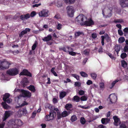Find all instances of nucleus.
<instances>
[{
	"label": "nucleus",
	"instance_id": "obj_10",
	"mask_svg": "<svg viewBox=\"0 0 128 128\" xmlns=\"http://www.w3.org/2000/svg\"><path fill=\"white\" fill-rule=\"evenodd\" d=\"M60 49L63 50L64 52H69V50H74L72 48L68 46H65L61 48Z\"/></svg>",
	"mask_w": 128,
	"mask_h": 128
},
{
	"label": "nucleus",
	"instance_id": "obj_19",
	"mask_svg": "<svg viewBox=\"0 0 128 128\" xmlns=\"http://www.w3.org/2000/svg\"><path fill=\"white\" fill-rule=\"evenodd\" d=\"M70 114V112H68L67 111H64L62 113V117L64 118L68 115Z\"/></svg>",
	"mask_w": 128,
	"mask_h": 128
},
{
	"label": "nucleus",
	"instance_id": "obj_7",
	"mask_svg": "<svg viewBox=\"0 0 128 128\" xmlns=\"http://www.w3.org/2000/svg\"><path fill=\"white\" fill-rule=\"evenodd\" d=\"M49 11L47 10L43 9L39 12V15L40 17H47L48 16Z\"/></svg>",
	"mask_w": 128,
	"mask_h": 128
},
{
	"label": "nucleus",
	"instance_id": "obj_13",
	"mask_svg": "<svg viewBox=\"0 0 128 128\" xmlns=\"http://www.w3.org/2000/svg\"><path fill=\"white\" fill-rule=\"evenodd\" d=\"M20 75H25L28 76L30 77L32 76V74L29 72L28 70L26 69L24 70L23 71L20 73Z\"/></svg>",
	"mask_w": 128,
	"mask_h": 128
},
{
	"label": "nucleus",
	"instance_id": "obj_34",
	"mask_svg": "<svg viewBox=\"0 0 128 128\" xmlns=\"http://www.w3.org/2000/svg\"><path fill=\"white\" fill-rule=\"evenodd\" d=\"M75 0H65V2L66 3L72 4L74 2Z\"/></svg>",
	"mask_w": 128,
	"mask_h": 128
},
{
	"label": "nucleus",
	"instance_id": "obj_8",
	"mask_svg": "<svg viewBox=\"0 0 128 128\" xmlns=\"http://www.w3.org/2000/svg\"><path fill=\"white\" fill-rule=\"evenodd\" d=\"M12 112L10 110L6 111L5 112L4 114V116L3 118V121H5L6 119L12 114Z\"/></svg>",
	"mask_w": 128,
	"mask_h": 128
},
{
	"label": "nucleus",
	"instance_id": "obj_17",
	"mask_svg": "<svg viewBox=\"0 0 128 128\" xmlns=\"http://www.w3.org/2000/svg\"><path fill=\"white\" fill-rule=\"evenodd\" d=\"M104 36L107 42H111L112 40L111 38L107 34H105Z\"/></svg>",
	"mask_w": 128,
	"mask_h": 128
},
{
	"label": "nucleus",
	"instance_id": "obj_20",
	"mask_svg": "<svg viewBox=\"0 0 128 128\" xmlns=\"http://www.w3.org/2000/svg\"><path fill=\"white\" fill-rule=\"evenodd\" d=\"M10 95L9 93H5L3 95V100L4 102H6V99L10 96Z\"/></svg>",
	"mask_w": 128,
	"mask_h": 128
},
{
	"label": "nucleus",
	"instance_id": "obj_30",
	"mask_svg": "<svg viewBox=\"0 0 128 128\" xmlns=\"http://www.w3.org/2000/svg\"><path fill=\"white\" fill-rule=\"evenodd\" d=\"M80 74L83 77H88V74L86 72H81Z\"/></svg>",
	"mask_w": 128,
	"mask_h": 128
},
{
	"label": "nucleus",
	"instance_id": "obj_56",
	"mask_svg": "<svg viewBox=\"0 0 128 128\" xmlns=\"http://www.w3.org/2000/svg\"><path fill=\"white\" fill-rule=\"evenodd\" d=\"M12 101V100L10 98H8L6 100V102L8 103H10Z\"/></svg>",
	"mask_w": 128,
	"mask_h": 128
},
{
	"label": "nucleus",
	"instance_id": "obj_4",
	"mask_svg": "<svg viewBox=\"0 0 128 128\" xmlns=\"http://www.w3.org/2000/svg\"><path fill=\"white\" fill-rule=\"evenodd\" d=\"M94 23L91 18H90L88 19V20H85L83 23L81 24V25L85 26H90L94 24Z\"/></svg>",
	"mask_w": 128,
	"mask_h": 128
},
{
	"label": "nucleus",
	"instance_id": "obj_1",
	"mask_svg": "<svg viewBox=\"0 0 128 128\" xmlns=\"http://www.w3.org/2000/svg\"><path fill=\"white\" fill-rule=\"evenodd\" d=\"M56 112L54 110H50L49 114L46 115L45 117V120L46 121H49L52 120L54 116H56Z\"/></svg>",
	"mask_w": 128,
	"mask_h": 128
},
{
	"label": "nucleus",
	"instance_id": "obj_25",
	"mask_svg": "<svg viewBox=\"0 0 128 128\" xmlns=\"http://www.w3.org/2000/svg\"><path fill=\"white\" fill-rule=\"evenodd\" d=\"M67 110H70V108L72 107V105L70 104H66L65 107Z\"/></svg>",
	"mask_w": 128,
	"mask_h": 128
},
{
	"label": "nucleus",
	"instance_id": "obj_2",
	"mask_svg": "<svg viewBox=\"0 0 128 128\" xmlns=\"http://www.w3.org/2000/svg\"><path fill=\"white\" fill-rule=\"evenodd\" d=\"M6 74L11 76H15L19 73V70L17 68H13L8 70Z\"/></svg>",
	"mask_w": 128,
	"mask_h": 128
},
{
	"label": "nucleus",
	"instance_id": "obj_16",
	"mask_svg": "<svg viewBox=\"0 0 128 128\" xmlns=\"http://www.w3.org/2000/svg\"><path fill=\"white\" fill-rule=\"evenodd\" d=\"M52 40V36L50 34H48L47 36L45 37L42 39V40L44 42L49 41Z\"/></svg>",
	"mask_w": 128,
	"mask_h": 128
},
{
	"label": "nucleus",
	"instance_id": "obj_24",
	"mask_svg": "<svg viewBox=\"0 0 128 128\" xmlns=\"http://www.w3.org/2000/svg\"><path fill=\"white\" fill-rule=\"evenodd\" d=\"M125 40V39L123 37H121L120 38L118 39V42L119 43H123Z\"/></svg>",
	"mask_w": 128,
	"mask_h": 128
},
{
	"label": "nucleus",
	"instance_id": "obj_62",
	"mask_svg": "<svg viewBox=\"0 0 128 128\" xmlns=\"http://www.w3.org/2000/svg\"><path fill=\"white\" fill-rule=\"evenodd\" d=\"M47 106L48 107V108L50 110H51L52 107V105L49 104H48L47 105Z\"/></svg>",
	"mask_w": 128,
	"mask_h": 128
},
{
	"label": "nucleus",
	"instance_id": "obj_5",
	"mask_svg": "<svg viewBox=\"0 0 128 128\" xmlns=\"http://www.w3.org/2000/svg\"><path fill=\"white\" fill-rule=\"evenodd\" d=\"M76 19L77 20V22L80 24L81 25V23H83L84 22V20H87V19L86 17L84 15L82 14H80L76 17Z\"/></svg>",
	"mask_w": 128,
	"mask_h": 128
},
{
	"label": "nucleus",
	"instance_id": "obj_39",
	"mask_svg": "<svg viewBox=\"0 0 128 128\" xmlns=\"http://www.w3.org/2000/svg\"><path fill=\"white\" fill-rule=\"evenodd\" d=\"M127 56V55L125 53H122L120 55L121 58L123 59L126 57Z\"/></svg>",
	"mask_w": 128,
	"mask_h": 128
},
{
	"label": "nucleus",
	"instance_id": "obj_9",
	"mask_svg": "<svg viewBox=\"0 0 128 128\" xmlns=\"http://www.w3.org/2000/svg\"><path fill=\"white\" fill-rule=\"evenodd\" d=\"M120 4L122 7H128V0H119Z\"/></svg>",
	"mask_w": 128,
	"mask_h": 128
},
{
	"label": "nucleus",
	"instance_id": "obj_35",
	"mask_svg": "<svg viewBox=\"0 0 128 128\" xmlns=\"http://www.w3.org/2000/svg\"><path fill=\"white\" fill-rule=\"evenodd\" d=\"M90 50L89 49H86L83 52V54L85 55H88L89 54Z\"/></svg>",
	"mask_w": 128,
	"mask_h": 128
},
{
	"label": "nucleus",
	"instance_id": "obj_48",
	"mask_svg": "<svg viewBox=\"0 0 128 128\" xmlns=\"http://www.w3.org/2000/svg\"><path fill=\"white\" fill-rule=\"evenodd\" d=\"M124 52H127L128 51V46L126 45L124 48Z\"/></svg>",
	"mask_w": 128,
	"mask_h": 128
},
{
	"label": "nucleus",
	"instance_id": "obj_40",
	"mask_svg": "<svg viewBox=\"0 0 128 128\" xmlns=\"http://www.w3.org/2000/svg\"><path fill=\"white\" fill-rule=\"evenodd\" d=\"M25 19H27L30 17V15L29 14H25L23 15Z\"/></svg>",
	"mask_w": 128,
	"mask_h": 128
},
{
	"label": "nucleus",
	"instance_id": "obj_12",
	"mask_svg": "<svg viewBox=\"0 0 128 128\" xmlns=\"http://www.w3.org/2000/svg\"><path fill=\"white\" fill-rule=\"evenodd\" d=\"M22 92L23 97H30L31 96V93L28 91L22 90Z\"/></svg>",
	"mask_w": 128,
	"mask_h": 128
},
{
	"label": "nucleus",
	"instance_id": "obj_52",
	"mask_svg": "<svg viewBox=\"0 0 128 128\" xmlns=\"http://www.w3.org/2000/svg\"><path fill=\"white\" fill-rule=\"evenodd\" d=\"M74 85L75 86H77L78 87H80L81 86L80 83L78 82H75Z\"/></svg>",
	"mask_w": 128,
	"mask_h": 128
},
{
	"label": "nucleus",
	"instance_id": "obj_46",
	"mask_svg": "<svg viewBox=\"0 0 128 128\" xmlns=\"http://www.w3.org/2000/svg\"><path fill=\"white\" fill-rule=\"evenodd\" d=\"M100 88L101 89H103L104 88V83L101 82L99 84Z\"/></svg>",
	"mask_w": 128,
	"mask_h": 128
},
{
	"label": "nucleus",
	"instance_id": "obj_15",
	"mask_svg": "<svg viewBox=\"0 0 128 128\" xmlns=\"http://www.w3.org/2000/svg\"><path fill=\"white\" fill-rule=\"evenodd\" d=\"M113 118L114 120L113 123L116 126H118V123L120 120V118L116 116H113Z\"/></svg>",
	"mask_w": 128,
	"mask_h": 128
},
{
	"label": "nucleus",
	"instance_id": "obj_26",
	"mask_svg": "<svg viewBox=\"0 0 128 128\" xmlns=\"http://www.w3.org/2000/svg\"><path fill=\"white\" fill-rule=\"evenodd\" d=\"M80 98L77 96H75L73 97V100L76 102H78L80 101Z\"/></svg>",
	"mask_w": 128,
	"mask_h": 128
},
{
	"label": "nucleus",
	"instance_id": "obj_3",
	"mask_svg": "<svg viewBox=\"0 0 128 128\" xmlns=\"http://www.w3.org/2000/svg\"><path fill=\"white\" fill-rule=\"evenodd\" d=\"M2 70H4L8 69L10 66V65L12 64L10 62H8L6 60L3 61L2 60Z\"/></svg>",
	"mask_w": 128,
	"mask_h": 128
},
{
	"label": "nucleus",
	"instance_id": "obj_44",
	"mask_svg": "<svg viewBox=\"0 0 128 128\" xmlns=\"http://www.w3.org/2000/svg\"><path fill=\"white\" fill-rule=\"evenodd\" d=\"M36 14V12L35 11H32L31 12L30 15V16H31V17H33Z\"/></svg>",
	"mask_w": 128,
	"mask_h": 128
},
{
	"label": "nucleus",
	"instance_id": "obj_53",
	"mask_svg": "<svg viewBox=\"0 0 128 128\" xmlns=\"http://www.w3.org/2000/svg\"><path fill=\"white\" fill-rule=\"evenodd\" d=\"M118 34L120 36H122L123 34V33L122 31L121 30H118Z\"/></svg>",
	"mask_w": 128,
	"mask_h": 128
},
{
	"label": "nucleus",
	"instance_id": "obj_54",
	"mask_svg": "<svg viewBox=\"0 0 128 128\" xmlns=\"http://www.w3.org/2000/svg\"><path fill=\"white\" fill-rule=\"evenodd\" d=\"M92 36L93 39H95L96 38L97 35L96 33H93L92 34Z\"/></svg>",
	"mask_w": 128,
	"mask_h": 128
},
{
	"label": "nucleus",
	"instance_id": "obj_23",
	"mask_svg": "<svg viewBox=\"0 0 128 128\" xmlns=\"http://www.w3.org/2000/svg\"><path fill=\"white\" fill-rule=\"evenodd\" d=\"M66 94V93L64 92H61L59 95V97L60 99H62L63 98Z\"/></svg>",
	"mask_w": 128,
	"mask_h": 128
},
{
	"label": "nucleus",
	"instance_id": "obj_51",
	"mask_svg": "<svg viewBox=\"0 0 128 128\" xmlns=\"http://www.w3.org/2000/svg\"><path fill=\"white\" fill-rule=\"evenodd\" d=\"M62 25L58 23L57 26L56 28L58 30H60L62 28Z\"/></svg>",
	"mask_w": 128,
	"mask_h": 128
},
{
	"label": "nucleus",
	"instance_id": "obj_41",
	"mask_svg": "<svg viewBox=\"0 0 128 128\" xmlns=\"http://www.w3.org/2000/svg\"><path fill=\"white\" fill-rule=\"evenodd\" d=\"M71 51H69V54L71 55L72 56H75L76 55V54H77V53L76 52H74Z\"/></svg>",
	"mask_w": 128,
	"mask_h": 128
},
{
	"label": "nucleus",
	"instance_id": "obj_6",
	"mask_svg": "<svg viewBox=\"0 0 128 128\" xmlns=\"http://www.w3.org/2000/svg\"><path fill=\"white\" fill-rule=\"evenodd\" d=\"M117 98L116 96L114 94H110L108 98V100H109L111 104L115 102L116 101Z\"/></svg>",
	"mask_w": 128,
	"mask_h": 128
},
{
	"label": "nucleus",
	"instance_id": "obj_55",
	"mask_svg": "<svg viewBox=\"0 0 128 128\" xmlns=\"http://www.w3.org/2000/svg\"><path fill=\"white\" fill-rule=\"evenodd\" d=\"M92 84V82L90 80H88L86 82V84L88 85H90Z\"/></svg>",
	"mask_w": 128,
	"mask_h": 128
},
{
	"label": "nucleus",
	"instance_id": "obj_32",
	"mask_svg": "<svg viewBox=\"0 0 128 128\" xmlns=\"http://www.w3.org/2000/svg\"><path fill=\"white\" fill-rule=\"evenodd\" d=\"M120 45L118 44L116 45L114 47V50L115 51H120Z\"/></svg>",
	"mask_w": 128,
	"mask_h": 128
},
{
	"label": "nucleus",
	"instance_id": "obj_37",
	"mask_svg": "<svg viewBox=\"0 0 128 128\" xmlns=\"http://www.w3.org/2000/svg\"><path fill=\"white\" fill-rule=\"evenodd\" d=\"M80 99L82 101H86L87 100V97L85 96H83L81 97Z\"/></svg>",
	"mask_w": 128,
	"mask_h": 128
},
{
	"label": "nucleus",
	"instance_id": "obj_28",
	"mask_svg": "<svg viewBox=\"0 0 128 128\" xmlns=\"http://www.w3.org/2000/svg\"><path fill=\"white\" fill-rule=\"evenodd\" d=\"M2 106L3 108L6 109H8V105L6 102H2Z\"/></svg>",
	"mask_w": 128,
	"mask_h": 128
},
{
	"label": "nucleus",
	"instance_id": "obj_49",
	"mask_svg": "<svg viewBox=\"0 0 128 128\" xmlns=\"http://www.w3.org/2000/svg\"><path fill=\"white\" fill-rule=\"evenodd\" d=\"M57 116L58 118V119H60L62 117V114H61L59 112H57Z\"/></svg>",
	"mask_w": 128,
	"mask_h": 128
},
{
	"label": "nucleus",
	"instance_id": "obj_29",
	"mask_svg": "<svg viewBox=\"0 0 128 128\" xmlns=\"http://www.w3.org/2000/svg\"><path fill=\"white\" fill-rule=\"evenodd\" d=\"M77 119L76 116L75 115H74L71 116L70 120L72 122H73L76 121Z\"/></svg>",
	"mask_w": 128,
	"mask_h": 128
},
{
	"label": "nucleus",
	"instance_id": "obj_59",
	"mask_svg": "<svg viewBox=\"0 0 128 128\" xmlns=\"http://www.w3.org/2000/svg\"><path fill=\"white\" fill-rule=\"evenodd\" d=\"M23 82H24V83H27L28 82V79L27 78H24L23 80Z\"/></svg>",
	"mask_w": 128,
	"mask_h": 128
},
{
	"label": "nucleus",
	"instance_id": "obj_38",
	"mask_svg": "<svg viewBox=\"0 0 128 128\" xmlns=\"http://www.w3.org/2000/svg\"><path fill=\"white\" fill-rule=\"evenodd\" d=\"M91 77L94 80H95L97 77V74L95 73H92L90 74Z\"/></svg>",
	"mask_w": 128,
	"mask_h": 128
},
{
	"label": "nucleus",
	"instance_id": "obj_57",
	"mask_svg": "<svg viewBox=\"0 0 128 128\" xmlns=\"http://www.w3.org/2000/svg\"><path fill=\"white\" fill-rule=\"evenodd\" d=\"M116 27L119 28L120 29L119 30L121 29L122 26L120 24H117L116 25Z\"/></svg>",
	"mask_w": 128,
	"mask_h": 128
},
{
	"label": "nucleus",
	"instance_id": "obj_14",
	"mask_svg": "<svg viewBox=\"0 0 128 128\" xmlns=\"http://www.w3.org/2000/svg\"><path fill=\"white\" fill-rule=\"evenodd\" d=\"M30 28H26L25 30H22L20 33L19 35V37L20 38L22 37L24 34H26L28 32H30Z\"/></svg>",
	"mask_w": 128,
	"mask_h": 128
},
{
	"label": "nucleus",
	"instance_id": "obj_21",
	"mask_svg": "<svg viewBox=\"0 0 128 128\" xmlns=\"http://www.w3.org/2000/svg\"><path fill=\"white\" fill-rule=\"evenodd\" d=\"M113 22L116 24V23H122L124 22V20L122 19H117L115 20Z\"/></svg>",
	"mask_w": 128,
	"mask_h": 128
},
{
	"label": "nucleus",
	"instance_id": "obj_42",
	"mask_svg": "<svg viewBox=\"0 0 128 128\" xmlns=\"http://www.w3.org/2000/svg\"><path fill=\"white\" fill-rule=\"evenodd\" d=\"M80 122L81 124H85L86 121L84 118L83 117H82L81 118Z\"/></svg>",
	"mask_w": 128,
	"mask_h": 128
},
{
	"label": "nucleus",
	"instance_id": "obj_33",
	"mask_svg": "<svg viewBox=\"0 0 128 128\" xmlns=\"http://www.w3.org/2000/svg\"><path fill=\"white\" fill-rule=\"evenodd\" d=\"M72 76L75 78L77 80H80V76L76 74H72Z\"/></svg>",
	"mask_w": 128,
	"mask_h": 128
},
{
	"label": "nucleus",
	"instance_id": "obj_27",
	"mask_svg": "<svg viewBox=\"0 0 128 128\" xmlns=\"http://www.w3.org/2000/svg\"><path fill=\"white\" fill-rule=\"evenodd\" d=\"M121 62L122 66V67L125 68L126 67L127 63L124 60H121Z\"/></svg>",
	"mask_w": 128,
	"mask_h": 128
},
{
	"label": "nucleus",
	"instance_id": "obj_22",
	"mask_svg": "<svg viewBox=\"0 0 128 128\" xmlns=\"http://www.w3.org/2000/svg\"><path fill=\"white\" fill-rule=\"evenodd\" d=\"M80 35H84V33L82 32H75L74 34V36L75 38H76L79 36Z\"/></svg>",
	"mask_w": 128,
	"mask_h": 128
},
{
	"label": "nucleus",
	"instance_id": "obj_64",
	"mask_svg": "<svg viewBox=\"0 0 128 128\" xmlns=\"http://www.w3.org/2000/svg\"><path fill=\"white\" fill-rule=\"evenodd\" d=\"M98 127L99 128H106V127L105 126H104L102 124L99 125L98 126Z\"/></svg>",
	"mask_w": 128,
	"mask_h": 128
},
{
	"label": "nucleus",
	"instance_id": "obj_11",
	"mask_svg": "<svg viewBox=\"0 0 128 128\" xmlns=\"http://www.w3.org/2000/svg\"><path fill=\"white\" fill-rule=\"evenodd\" d=\"M67 12L68 16L70 17H73L74 12V8H68L67 10Z\"/></svg>",
	"mask_w": 128,
	"mask_h": 128
},
{
	"label": "nucleus",
	"instance_id": "obj_47",
	"mask_svg": "<svg viewBox=\"0 0 128 128\" xmlns=\"http://www.w3.org/2000/svg\"><path fill=\"white\" fill-rule=\"evenodd\" d=\"M37 43L36 42L34 43L33 44V46H32V50H35L36 47V46Z\"/></svg>",
	"mask_w": 128,
	"mask_h": 128
},
{
	"label": "nucleus",
	"instance_id": "obj_18",
	"mask_svg": "<svg viewBox=\"0 0 128 128\" xmlns=\"http://www.w3.org/2000/svg\"><path fill=\"white\" fill-rule=\"evenodd\" d=\"M28 89L33 92H34L36 91L34 86L32 85H30L28 87Z\"/></svg>",
	"mask_w": 128,
	"mask_h": 128
},
{
	"label": "nucleus",
	"instance_id": "obj_63",
	"mask_svg": "<svg viewBox=\"0 0 128 128\" xmlns=\"http://www.w3.org/2000/svg\"><path fill=\"white\" fill-rule=\"evenodd\" d=\"M5 125V123L3 122L1 124H0V128H3Z\"/></svg>",
	"mask_w": 128,
	"mask_h": 128
},
{
	"label": "nucleus",
	"instance_id": "obj_60",
	"mask_svg": "<svg viewBox=\"0 0 128 128\" xmlns=\"http://www.w3.org/2000/svg\"><path fill=\"white\" fill-rule=\"evenodd\" d=\"M53 102L54 104H56L58 102V100L56 98H54L53 99Z\"/></svg>",
	"mask_w": 128,
	"mask_h": 128
},
{
	"label": "nucleus",
	"instance_id": "obj_61",
	"mask_svg": "<svg viewBox=\"0 0 128 128\" xmlns=\"http://www.w3.org/2000/svg\"><path fill=\"white\" fill-rule=\"evenodd\" d=\"M108 55L109 56V57L112 59H114V56L112 55V54L110 53H109Z\"/></svg>",
	"mask_w": 128,
	"mask_h": 128
},
{
	"label": "nucleus",
	"instance_id": "obj_58",
	"mask_svg": "<svg viewBox=\"0 0 128 128\" xmlns=\"http://www.w3.org/2000/svg\"><path fill=\"white\" fill-rule=\"evenodd\" d=\"M106 120L105 118H102L101 119V122L102 124H106Z\"/></svg>",
	"mask_w": 128,
	"mask_h": 128
},
{
	"label": "nucleus",
	"instance_id": "obj_31",
	"mask_svg": "<svg viewBox=\"0 0 128 128\" xmlns=\"http://www.w3.org/2000/svg\"><path fill=\"white\" fill-rule=\"evenodd\" d=\"M118 80H116L113 81L111 84V86H110V89H112L114 87L115 84L118 82Z\"/></svg>",
	"mask_w": 128,
	"mask_h": 128
},
{
	"label": "nucleus",
	"instance_id": "obj_43",
	"mask_svg": "<svg viewBox=\"0 0 128 128\" xmlns=\"http://www.w3.org/2000/svg\"><path fill=\"white\" fill-rule=\"evenodd\" d=\"M102 38L101 43L102 46H103L104 44V40L105 38L104 36H101Z\"/></svg>",
	"mask_w": 128,
	"mask_h": 128
},
{
	"label": "nucleus",
	"instance_id": "obj_36",
	"mask_svg": "<svg viewBox=\"0 0 128 128\" xmlns=\"http://www.w3.org/2000/svg\"><path fill=\"white\" fill-rule=\"evenodd\" d=\"M55 69V68L54 67L52 68L51 70V72H52L54 75L55 76H57L58 74L56 72L54 71V70Z\"/></svg>",
	"mask_w": 128,
	"mask_h": 128
},
{
	"label": "nucleus",
	"instance_id": "obj_45",
	"mask_svg": "<svg viewBox=\"0 0 128 128\" xmlns=\"http://www.w3.org/2000/svg\"><path fill=\"white\" fill-rule=\"evenodd\" d=\"M126 126L124 124L122 123L120 126L119 128H126Z\"/></svg>",
	"mask_w": 128,
	"mask_h": 128
},
{
	"label": "nucleus",
	"instance_id": "obj_50",
	"mask_svg": "<svg viewBox=\"0 0 128 128\" xmlns=\"http://www.w3.org/2000/svg\"><path fill=\"white\" fill-rule=\"evenodd\" d=\"M78 94L80 96L83 95L84 94V92L82 90H80L79 91Z\"/></svg>",
	"mask_w": 128,
	"mask_h": 128
}]
</instances>
